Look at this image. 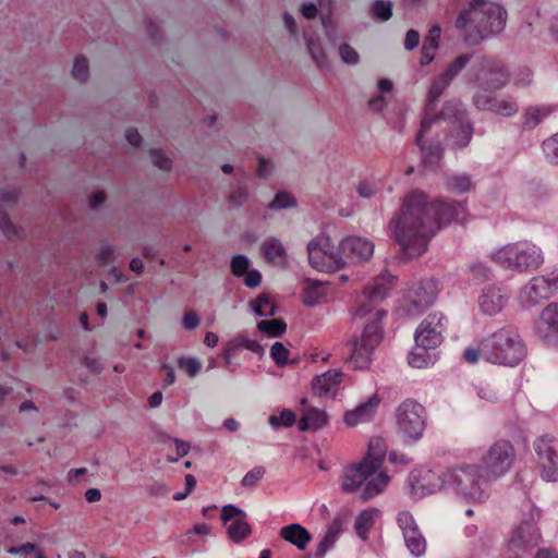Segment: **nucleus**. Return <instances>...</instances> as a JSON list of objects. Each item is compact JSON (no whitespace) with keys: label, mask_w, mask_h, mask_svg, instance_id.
I'll return each mask as SVG.
<instances>
[{"label":"nucleus","mask_w":558,"mask_h":558,"mask_svg":"<svg viewBox=\"0 0 558 558\" xmlns=\"http://www.w3.org/2000/svg\"><path fill=\"white\" fill-rule=\"evenodd\" d=\"M387 230L409 257L426 252L428 242L437 232V223L428 211L427 195L418 190L405 194L399 210L389 220Z\"/></svg>","instance_id":"nucleus-1"},{"label":"nucleus","mask_w":558,"mask_h":558,"mask_svg":"<svg viewBox=\"0 0 558 558\" xmlns=\"http://www.w3.org/2000/svg\"><path fill=\"white\" fill-rule=\"evenodd\" d=\"M385 448L381 439L369 441L367 454L356 463L348 465L340 477L344 494H352L367 501L381 494L389 484V476L381 470Z\"/></svg>","instance_id":"nucleus-2"},{"label":"nucleus","mask_w":558,"mask_h":558,"mask_svg":"<svg viewBox=\"0 0 558 558\" xmlns=\"http://www.w3.org/2000/svg\"><path fill=\"white\" fill-rule=\"evenodd\" d=\"M508 12L496 0H469L456 17V28L469 46H478L506 29Z\"/></svg>","instance_id":"nucleus-3"},{"label":"nucleus","mask_w":558,"mask_h":558,"mask_svg":"<svg viewBox=\"0 0 558 558\" xmlns=\"http://www.w3.org/2000/svg\"><path fill=\"white\" fill-rule=\"evenodd\" d=\"M440 487L451 489L468 502H482L486 497L487 478L478 464H460L441 475Z\"/></svg>","instance_id":"nucleus-4"},{"label":"nucleus","mask_w":558,"mask_h":558,"mask_svg":"<svg viewBox=\"0 0 558 558\" xmlns=\"http://www.w3.org/2000/svg\"><path fill=\"white\" fill-rule=\"evenodd\" d=\"M492 257L505 269L517 272L535 271L545 260L543 250L531 241L508 243L497 248Z\"/></svg>","instance_id":"nucleus-5"},{"label":"nucleus","mask_w":558,"mask_h":558,"mask_svg":"<svg viewBox=\"0 0 558 558\" xmlns=\"http://www.w3.org/2000/svg\"><path fill=\"white\" fill-rule=\"evenodd\" d=\"M524 354L522 340L511 327L498 329L482 345V355L493 364L514 366L524 357Z\"/></svg>","instance_id":"nucleus-6"},{"label":"nucleus","mask_w":558,"mask_h":558,"mask_svg":"<svg viewBox=\"0 0 558 558\" xmlns=\"http://www.w3.org/2000/svg\"><path fill=\"white\" fill-rule=\"evenodd\" d=\"M386 312L378 310L367 322L361 335L352 336L348 341L349 354L347 362L355 369H365L372 363L375 348L383 340L381 319Z\"/></svg>","instance_id":"nucleus-7"},{"label":"nucleus","mask_w":558,"mask_h":558,"mask_svg":"<svg viewBox=\"0 0 558 558\" xmlns=\"http://www.w3.org/2000/svg\"><path fill=\"white\" fill-rule=\"evenodd\" d=\"M468 80L485 92L497 90L507 85L509 71L501 61L478 56L468 71Z\"/></svg>","instance_id":"nucleus-8"},{"label":"nucleus","mask_w":558,"mask_h":558,"mask_svg":"<svg viewBox=\"0 0 558 558\" xmlns=\"http://www.w3.org/2000/svg\"><path fill=\"white\" fill-rule=\"evenodd\" d=\"M339 248L327 234H318L307 244L308 262L318 271H337L344 265Z\"/></svg>","instance_id":"nucleus-9"},{"label":"nucleus","mask_w":558,"mask_h":558,"mask_svg":"<svg viewBox=\"0 0 558 558\" xmlns=\"http://www.w3.org/2000/svg\"><path fill=\"white\" fill-rule=\"evenodd\" d=\"M558 293V269L532 277L520 290V301L535 306Z\"/></svg>","instance_id":"nucleus-10"},{"label":"nucleus","mask_w":558,"mask_h":558,"mask_svg":"<svg viewBox=\"0 0 558 558\" xmlns=\"http://www.w3.org/2000/svg\"><path fill=\"white\" fill-rule=\"evenodd\" d=\"M399 430L409 439H420L426 428V411L412 399L404 400L396 411Z\"/></svg>","instance_id":"nucleus-11"},{"label":"nucleus","mask_w":558,"mask_h":558,"mask_svg":"<svg viewBox=\"0 0 558 558\" xmlns=\"http://www.w3.org/2000/svg\"><path fill=\"white\" fill-rule=\"evenodd\" d=\"M542 477L547 482L558 481V445L555 437L542 435L533 444Z\"/></svg>","instance_id":"nucleus-12"},{"label":"nucleus","mask_w":558,"mask_h":558,"mask_svg":"<svg viewBox=\"0 0 558 558\" xmlns=\"http://www.w3.org/2000/svg\"><path fill=\"white\" fill-rule=\"evenodd\" d=\"M539 543L541 534L536 525L530 521H522L510 532L507 539V549L519 557L527 554Z\"/></svg>","instance_id":"nucleus-13"},{"label":"nucleus","mask_w":558,"mask_h":558,"mask_svg":"<svg viewBox=\"0 0 558 558\" xmlns=\"http://www.w3.org/2000/svg\"><path fill=\"white\" fill-rule=\"evenodd\" d=\"M514 459V449L507 440L493 444L483 457L486 473L500 476L509 471Z\"/></svg>","instance_id":"nucleus-14"},{"label":"nucleus","mask_w":558,"mask_h":558,"mask_svg":"<svg viewBox=\"0 0 558 558\" xmlns=\"http://www.w3.org/2000/svg\"><path fill=\"white\" fill-rule=\"evenodd\" d=\"M444 319L441 314L434 313L420 324L415 332V343L418 349H435L442 342Z\"/></svg>","instance_id":"nucleus-15"},{"label":"nucleus","mask_w":558,"mask_h":558,"mask_svg":"<svg viewBox=\"0 0 558 558\" xmlns=\"http://www.w3.org/2000/svg\"><path fill=\"white\" fill-rule=\"evenodd\" d=\"M393 280V277L380 276L369 283L360 298V305L354 316L362 317L369 314L387 296Z\"/></svg>","instance_id":"nucleus-16"},{"label":"nucleus","mask_w":558,"mask_h":558,"mask_svg":"<svg viewBox=\"0 0 558 558\" xmlns=\"http://www.w3.org/2000/svg\"><path fill=\"white\" fill-rule=\"evenodd\" d=\"M221 520L225 524H228L229 538L236 544L247 538L252 532L251 525L246 521V513L234 505L222 507Z\"/></svg>","instance_id":"nucleus-17"},{"label":"nucleus","mask_w":558,"mask_h":558,"mask_svg":"<svg viewBox=\"0 0 558 558\" xmlns=\"http://www.w3.org/2000/svg\"><path fill=\"white\" fill-rule=\"evenodd\" d=\"M470 61L469 56H460L456 58L447 68V70L437 77L433 83L427 94V108L433 110L438 98L450 85L451 81L462 71Z\"/></svg>","instance_id":"nucleus-18"},{"label":"nucleus","mask_w":558,"mask_h":558,"mask_svg":"<svg viewBox=\"0 0 558 558\" xmlns=\"http://www.w3.org/2000/svg\"><path fill=\"white\" fill-rule=\"evenodd\" d=\"M473 104L480 110L492 111L502 117H512L519 111V106L511 98H498L485 92L473 96Z\"/></svg>","instance_id":"nucleus-19"},{"label":"nucleus","mask_w":558,"mask_h":558,"mask_svg":"<svg viewBox=\"0 0 558 558\" xmlns=\"http://www.w3.org/2000/svg\"><path fill=\"white\" fill-rule=\"evenodd\" d=\"M341 254L353 263H361L371 258L374 253V243L360 236H348L340 243Z\"/></svg>","instance_id":"nucleus-20"},{"label":"nucleus","mask_w":558,"mask_h":558,"mask_svg":"<svg viewBox=\"0 0 558 558\" xmlns=\"http://www.w3.org/2000/svg\"><path fill=\"white\" fill-rule=\"evenodd\" d=\"M380 403L379 397L375 393L368 398L367 401L359 404L352 410H348L343 415V421L347 426L354 427L373 420L378 405Z\"/></svg>","instance_id":"nucleus-21"},{"label":"nucleus","mask_w":558,"mask_h":558,"mask_svg":"<svg viewBox=\"0 0 558 558\" xmlns=\"http://www.w3.org/2000/svg\"><path fill=\"white\" fill-rule=\"evenodd\" d=\"M428 211L433 220L437 223V231L442 225H449L458 216L464 211V207L460 203L456 202H428Z\"/></svg>","instance_id":"nucleus-22"},{"label":"nucleus","mask_w":558,"mask_h":558,"mask_svg":"<svg viewBox=\"0 0 558 558\" xmlns=\"http://www.w3.org/2000/svg\"><path fill=\"white\" fill-rule=\"evenodd\" d=\"M307 400L303 398L301 400L302 414L299 422V429L305 430H318L325 427L328 423V415L324 409L308 407L305 408Z\"/></svg>","instance_id":"nucleus-23"},{"label":"nucleus","mask_w":558,"mask_h":558,"mask_svg":"<svg viewBox=\"0 0 558 558\" xmlns=\"http://www.w3.org/2000/svg\"><path fill=\"white\" fill-rule=\"evenodd\" d=\"M436 298L435 286L433 282L420 283L409 291L412 313H418L430 306Z\"/></svg>","instance_id":"nucleus-24"},{"label":"nucleus","mask_w":558,"mask_h":558,"mask_svg":"<svg viewBox=\"0 0 558 558\" xmlns=\"http://www.w3.org/2000/svg\"><path fill=\"white\" fill-rule=\"evenodd\" d=\"M537 331L546 340L558 338V303H550L542 311Z\"/></svg>","instance_id":"nucleus-25"},{"label":"nucleus","mask_w":558,"mask_h":558,"mask_svg":"<svg viewBox=\"0 0 558 558\" xmlns=\"http://www.w3.org/2000/svg\"><path fill=\"white\" fill-rule=\"evenodd\" d=\"M507 301L508 295L500 288L488 287L480 298V306L484 313L495 315L505 307Z\"/></svg>","instance_id":"nucleus-26"},{"label":"nucleus","mask_w":558,"mask_h":558,"mask_svg":"<svg viewBox=\"0 0 558 558\" xmlns=\"http://www.w3.org/2000/svg\"><path fill=\"white\" fill-rule=\"evenodd\" d=\"M342 375L341 369H329L316 376L312 381L313 392L318 397L327 396L339 386Z\"/></svg>","instance_id":"nucleus-27"},{"label":"nucleus","mask_w":558,"mask_h":558,"mask_svg":"<svg viewBox=\"0 0 558 558\" xmlns=\"http://www.w3.org/2000/svg\"><path fill=\"white\" fill-rule=\"evenodd\" d=\"M265 259L276 266L284 267L288 264L287 251L277 238L266 239L260 246Z\"/></svg>","instance_id":"nucleus-28"},{"label":"nucleus","mask_w":558,"mask_h":558,"mask_svg":"<svg viewBox=\"0 0 558 558\" xmlns=\"http://www.w3.org/2000/svg\"><path fill=\"white\" fill-rule=\"evenodd\" d=\"M437 119V117L427 118L425 117L421 122V129L418 131V134L416 136V144L420 146L422 153L424 154L425 158L429 160L430 162L436 161L441 156V147L439 143H434L426 145L423 142V137L425 133H427L434 123V121Z\"/></svg>","instance_id":"nucleus-29"},{"label":"nucleus","mask_w":558,"mask_h":558,"mask_svg":"<svg viewBox=\"0 0 558 558\" xmlns=\"http://www.w3.org/2000/svg\"><path fill=\"white\" fill-rule=\"evenodd\" d=\"M279 534L281 538L294 545L296 548L301 550L305 549L312 539V536L308 533V531L298 523H292L281 527Z\"/></svg>","instance_id":"nucleus-30"},{"label":"nucleus","mask_w":558,"mask_h":558,"mask_svg":"<svg viewBox=\"0 0 558 558\" xmlns=\"http://www.w3.org/2000/svg\"><path fill=\"white\" fill-rule=\"evenodd\" d=\"M380 511L377 508H368L362 510L354 523V527L357 536L366 541L369 530L374 526L376 518L379 515Z\"/></svg>","instance_id":"nucleus-31"},{"label":"nucleus","mask_w":558,"mask_h":558,"mask_svg":"<svg viewBox=\"0 0 558 558\" xmlns=\"http://www.w3.org/2000/svg\"><path fill=\"white\" fill-rule=\"evenodd\" d=\"M342 520L337 517L329 524L322 542L319 543L316 551V556L322 558L326 553L335 545L337 537L341 533Z\"/></svg>","instance_id":"nucleus-32"},{"label":"nucleus","mask_w":558,"mask_h":558,"mask_svg":"<svg viewBox=\"0 0 558 558\" xmlns=\"http://www.w3.org/2000/svg\"><path fill=\"white\" fill-rule=\"evenodd\" d=\"M227 344L229 354H234L235 352L242 349H246L258 355H263L264 353L263 347L258 343L257 340L250 339L242 335L233 337L231 340L227 342Z\"/></svg>","instance_id":"nucleus-33"},{"label":"nucleus","mask_w":558,"mask_h":558,"mask_svg":"<svg viewBox=\"0 0 558 558\" xmlns=\"http://www.w3.org/2000/svg\"><path fill=\"white\" fill-rule=\"evenodd\" d=\"M252 311L260 317H272L276 314V305L266 293L260 294L255 301L251 302Z\"/></svg>","instance_id":"nucleus-34"},{"label":"nucleus","mask_w":558,"mask_h":558,"mask_svg":"<svg viewBox=\"0 0 558 558\" xmlns=\"http://www.w3.org/2000/svg\"><path fill=\"white\" fill-rule=\"evenodd\" d=\"M405 545L415 557L423 555L426 550V542L420 530L409 531L403 535Z\"/></svg>","instance_id":"nucleus-35"},{"label":"nucleus","mask_w":558,"mask_h":558,"mask_svg":"<svg viewBox=\"0 0 558 558\" xmlns=\"http://www.w3.org/2000/svg\"><path fill=\"white\" fill-rule=\"evenodd\" d=\"M149 161L160 171L170 172L173 162L169 156L160 148H151L147 151Z\"/></svg>","instance_id":"nucleus-36"},{"label":"nucleus","mask_w":558,"mask_h":558,"mask_svg":"<svg viewBox=\"0 0 558 558\" xmlns=\"http://www.w3.org/2000/svg\"><path fill=\"white\" fill-rule=\"evenodd\" d=\"M446 186L452 193L462 194L469 192L472 189L473 183L471 177L462 174L448 178Z\"/></svg>","instance_id":"nucleus-37"},{"label":"nucleus","mask_w":558,"mask_h":558,"mask_svg":"<svg viewBox=\"0 0 558 558\" xmlns=\"http://www.w3.org/2000/svg\"><path fill=\"white\" fill-rule=\"evenodd\" d=\"M472 134L473 128L470 123H460L452 129L450 136L457 146L465 147L470 143Z\"/></svg>","instance_id":"nucleus-38"},{"label":"nucleus","mask_w":558,"mask_h":558,"mask_svg":"<svg viewBox=\"0 0 558 558\" xmlns=\"http://www.w3.org/2000/svg\"><path fill=\"white\" fill-rule=\"evenodd\" d=\"M257 328L260 332L266 333L270 337H279L286 331L287 325L281 319H270L260 320L257 324Z\"/></svg>","instance_id":"nucleus-39"},{"label":"nucleus","mask_w":558,"mask_h":558,"mask_svg":"<svg viewBox=\"0 0 558 558\" xmlns=\"http://www.w3.org/2000/svg\"><path fill=\"white\" fill-rule=\"evenodd\" d=\"M548 113L549 110L546 108L530 107L524 113L523 124L529 129H533L538 125L544 120V118L548 116Z\"/></svg>","instance_id":"nucleus-40"},{"label":"nucleus","mask_w":558,"mask_h":558,"mask_svg":"<svg viewBox=\"0 0 558 558\" xmlns=\"http://www.w3.org/2000/svg\"><path fill=\"white\" fill-rule=\"evenodd\" d=\"M372 13L380 21H388L392 15V2L390 0H375Z\"/></svg>","instance_id":"nucleus-41"},{"label":"nucleus","mask_w":558,"mask_h":558,"mask_svg":"<svg viewBox=\"0 0 558 558\" xmlns=\"http://www.w3.org/2000/svg\"><path fill=\"white\" fill-rule=\"evenodd\" d=\"M296 205V199L287 192H279L275 195L272 202L268 205L269 209H287Z\"/></svg>","instance_id":"nucleus-42"},{"label":"nucleus","mask_w":558,"mask_h":558,"mask_svg":"<svg viewBox=\"0 0 558 558\" xmlns=\"http://www.w3.org/2000/svg\"><path fill=\"white\" fill-rule=\"evenodd\" d=\"M0 231L10 240L21 238L23 233L22 229L15 226L5 215H0Z\"/></svg>","instance_id":"nucleus-43"},{"label":"nucleus","mask_w":558,"mask_h":558,"mask_svg":"<svg viewBox=\"0 0 558 558\" xmlns=\"http://www.w3.org/2000/svg\"><path fill=\"white\" fill-rule=\"evenodd\" d=\"M542 147L546 158L550 162L558 165V133L545 140Z\"/></svg>","instance_id":"nucleus-44"},{"label":"nucleus","mask_w":558,"mask_h":558,"mask_svg":"<svg viewBox=\"0 0 558 558\" xmlns=\"http://www.w3.org/2000/svg\"><path fill=\"white\" fill-rule=\"evenodd\" d=\"M307 50L312 59L316 62L317 66L323 68L327 65L326 56L318 41L314 39H306Z\"/></svg>","instance_id":"nucleus-45"},{"label":"nucleus","mask_w":558,"mask_h":558,"mask_svg":"<svg viewBox=\"0 0 558 558\" xmlns=\"http://www.w3.org/2000/svg\"><path fill=\"white\" fill-rule=\"evenodd\" d=\"M323 295L324 291L322 284H308L303 295V302L307 306H314L318 303Z\"/></svg>","instance_id":"nucleus-46"},{"label":"nucleus","mask_w":558,"mask_h":558,"mask_svg":"<svg viewBox=\"0 0 558 558\" xmlns=\"http://www.w3.org/2000/svg\"><path fill=\"white\" fill-rule=\"evenodd\" d=\"M428 350H422L416 347L415 351L409 354V364L412 367L422 368L427 366L432 359L427 352Z\"/></svg>","instance_id":"nucleus-47"},{"label":"nucleus","mask_w":558,"mask_h":558,"mask_svg":"<svg viewBox=\"0 0 558 558\" xmlns=\"http://www.w3.org/2000/svg\"><path fill=\"white\" fill-rule=\"evenodd\" d=\"M295 422V414L288 410V409H284L282 410L279 415H271L269 417V424L272 426V427H277V426H284V427H289L291 426L293 423Z\"/></svg>","instance_id":"nucleus-48"},{"label":"nucleus","mask_w":558,"mask_h":558,"mask_svg":"<svg viewBox=\"0 0 558 558\" xmlns=\"http://www.w3.org/2000/svg\"><path fill=\"white\" fill-rule=\"evenodd\" d=\"M289 350L281 342H275L270 349V356L279 366L288 364Z\"/></svg>","instance_id":"nucleus-49"},{"label":"nucleus","mask_w":558,"mask_h":558,"mask_svg":"<svg viewBox=\"0 0 558 558\" xmlns=\"http://www.w3.org/2000/svg\"><path fill=\"white\" fill-rule=\"evenodd\" d=\"M178 365L181 369H183L190 377L196 376V374L201 371L202 364L195 357H185L182 356L178 360Z\"/></svg>","instance_id":"nucleus-50"},{"label":"nucleus","mask_w":558,"mask_h":558,"mask_svg":"<svg viewBox=\"0 0 558 558\" xmlns=\"http://www.w3.org/2000/svg\"><path fill=\"white\" fill-rule=\"evenodd\" d=\"M231 271L235 277H242L248 270L250 260L245 255L239 254L231 259Z\"/></svg>","instance_id":"nucleus-51"},{"label":"nucleus","mask_w":558,"mask_h":558,"mask_svg":"<svg viewBox=\"0 0 558 558\" xmlns=\"http://www.w3.org/2000/svg\"><path fill=\"white\" fill-rule=\"evenodd\" d=\"M339 54L343 63L348 65H355L360 61L357 51L349 44H342L339 47Z\"/></svg>","instance_id":"nucleus-52"},{"label":"nucleus","mask_w":558,"mask_h":558,"mask_svg":"<svg viewBox=\"0 0 558 558\" xmlns=\"http://www.w3.org/2000/svg\"><path fill=\"white\" fill-rule=\"evenodd\" d=\"M399 527L402 530L403 535L408 534L409 531L417 530L413 515L409 511H400L397 517Z\"/></svg>","instance_id":"nucleus-53"},{"label":"nucleus","mask_w":558,"mask_h":558,"mask_svg":"<svg viewBox=\"0 0 558 558\" xmlns=\"http://www.w3.org/2000/svg\"><path fill=\"white\" fill-rule=\"evenodd\" d=\"M465 113V109L460 101H448L445 104L444 109L441 111V116L444 118H460Z\"/></svg>","instance_id":"nucleus-54"},{"label":"nucleus","mask_w":558,"mask_h":558,"mask_svg":"<svg viewBox=\"0 0 558 558\" xmlns=\"http://www.w3.org/2000/svg\"><path fill=\"white\" fill-rule=\"evenodd\" d=\"M105 202V194L102 191L93 192L86 199V208L90 213H99Z\"/></svg>","instance_id":"nucleus-55"},{"label":"nucleus","mask_w":558,"mask_h":558,"mask_svg":"<svg viewBox=\"0 0 558 558\" xmlns=\"http://www.w3.org/2000/svg\"><path fill=\"white\" fill-rule=\"evenodd\" d=\"M250 198L248 191L246 189H236L228 197L229 204L233 208H239L244 205Z\"/></svg>","instance_id":"nucleus-56"},{"label":"nucleus","mask_w":558,"mask_h":558,"mask_svg":"<svg viewBox=\"0 0 558 558\" xmlns=\"http://www.w3.org/2000/svg\"><path fill=\"white\" fill-rule=\"evenodd\" d=\"M264 474L265 469L263 466H256L243 476L241 483L244 487H253L263 478Z\"/></svg>","instance_id":"nucleus-57"},{"label":"nucleus","mask_w":558,"mask_h":558,"mask_svg":"<svg viewBox=\"0 0 558 558\" xmlns=\"http://www.w3.org/2000/svg\"><path fill=\"white\" fill-rule=\"evenodd\" d=\"M441 28L439 25H434L424 40V46L429 47V50H437L440 39Z\"/></svg>","instance_id":"nucleus-58"},{"label":"nucleus","mask_w":558,"mask_h":558,"mask_svg":"<svg viewBox=\"0 0 558 558\" xmlns=\"http://www.w3.org/2000/svg\"><path fill=\"white\" fill-rule=\"evenodd\" d=\"M87 61L85 59H76L72 68L73 76L78 81H84L87 77Z\"/></svg>","instance_id":"nucleus-59"},{"label":"nucleus","mask_w":558,"mask_h":558,"mask_svg":"<svg viewBox=\"0 0 558 558\" xmlns=\"http://www.w3.org/2000/svg\"><path fill=\"white\" fill-rule=\"evenodd\" d=\"M147 493L154 498H165L169 494L167 486L160 482H154L147 487Z\"/></svg>","instance_id":"nucleus-60"},{"label":"nucleus","mask_w":558,"mask_h":558,"mask_svg":"<svg viewBox=\"0 0 558 558\" xmlns=\"http://www.w3.org/2000/svg\"><path fill=\"white\" fill-rule=\"evenodd\" d=\"M182 326L186 330H194L199 326V316L196 312L191 311L184 314Z\"/></svg>","instance_id":"nucleus-61"},{"label":"nucleus","mask_w":558,"mask_h":558,"mask_svg":"<svg viewBox=\"0 0 558 558\" xmlns=\"http://www.w3.org/2000/svg\"><path fill=\"white\" fill-rule=\"evenodd\" d=\"M245 278H244V283L246 287L248 288H256L259 286L260 281H262V275L258 270L256 269H253V270H247L245 274H244Z\"/></svg>","instance_id":"nucleus-62"},{"label":"nucleus","mask_w":558,"mask_h":558,"mask_svg":"<svg viewBox=\"0 0 558 558\" xmlns=\"http://www.w3.org/2000/svg\"><path fill=\"white\" fill-rule=\"evenodd\" d=\"M418 44H420V34L414 29L408 31L405 34V39H404V48L407 50H413L418 46Z\"/></svg>","instance_id":"nucleus-63"},{"label":"nucleus","mask_w":558,"mask_h":558,"mask_svg":"<svg viewBox=\"0 0 558 558\" xmlns=\"http://www.w3.org/2000/svg\"><path fill=\"white\" fill-rule=\"evenodd\" d=\"M36 551H38V550L36 549V546L34 544L26 543L19 547H11L8 550V554H10V555H28L32 553L36 554Z\"/></svg>","instance_id":"nucleus-64"}]
</instances>
